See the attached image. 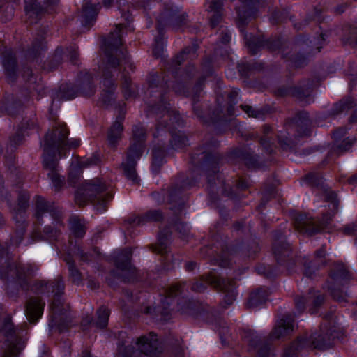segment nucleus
Returning a JSON list of instances; mask_svg holds the SVG:
<instances>
[{
	"label": "nucleus",
	"mask_w": 357,
	"mask_h": 357,
	"mask_svg": "<svg viewBox=\"0 0 357 357\" xmlns=\"http://www.w3.org/2000/svg\"><path fill=\"white\" fill-rule=\"evenodd\" d=\"M68 130L63 123H56L54 130L48 132L45 138L44 149L49 152L52 149H61L63 139L68 136Z\"/></svg>",
	"instance_id": "obj_1"
},
{
	"label": "nucleus",
	"mask_w": 357,
	"mask_h": 357,
	"mask_svg": "<svg viewBox=\"0 0 357 357\" xmlns=\"http://www.w3.org/2000/svg\"><path fill=\"white\" fill-rule=\"evenodd\" d=\"M142 153L141 145H133L128 152L126 160L122 163L126 177L133 183L139 182L138 176L135 169V165Z\"/></svg>",
	"instance_id": "obj_2"
},
{
	"label": "nucleus",
	"mask_w": 357,
	"mask_h": 357,
	"mask_svg": "<svg viewBox=\"0 0 357 357\" xmlns=\"http://www.w3.org/2000/svg\"><path fill=\"white\" fill-rule=\"evenodd\" d=\"M206 282L215 287H218L227 292L225 299H228L230 305L236 298L235 284L229 281L221 280L215 274L211 275L206 278Z\"/></svg>",
	"instance_id": "obj_3"
},
{
	"label": "nucleus",
	"mask_w": 357,
	"mask_h": 357,
	"mask_svg": "<svg viewBox=\"0 0 357 357\" xmlns=\"http://www.w3.org/2000/svg\"><path fill=\"white\" fill-rule=\"evenodd\" d=\"M158 345L156 335L153 333L141 337L137 342L138 349L146 354H151L152 352L156 351Z\"/></svg>",
	"instance_id": "obj_4"
},
{
	"label": "nucleus",
	"mask_w": 357,
	"mask_h": 357,
	"mask_svg": "<svg viewBox=\"0 0 357 357\" xmlns=\"http://www.w3.org/2000/svg\"><path fill=\"white\" fill-rule=\"evenodd\" d=\"M44 303L39 299H33L28 303L26 313L30 322L40 319L43 313Z\"/></svg>",
	"instance_id": "obj_5"
},
{
	"label": "nucleus",
	"mask_w": 357,
	"mask_h": 357,
	"mask_svg": "<svg viewBox=\"0 0 357 357\" xmlns=\"http://www.w3.org/2000/svg\"><path fill=\"white\" fill-rule=\"evenodd\" d=\"M293 322L289 319L281 320L271 333L273 338H280L293 331Z\"/></svg>",
	"instance_id": "obj_6"
},
{
	"label": "nucleus",
	"mask_w": 357,
	"mask_h": 357,
	"mask_svg": "<svg viewBox=\"0 0 357 357\" xmlns=\"http://www.w3.org/2000/svg\"><path fill=\"white\" fill-rule=\"evenodd\" d=\"M126 27L124 25L119 24L116 26L108 39L107 43L109 46L117 47L121 44V36L124 33V29Z\"/></svg>",
	"instance_id": "obj_7"
},
{
	"label": "nucleus",
	"mask_w": 357,
	"mask_h": 357,
	"mask_svg": "<svg viewBox=\"0 0 357 357\" xmlns=\"http://www.w3.org/2000/svg\"><path fill=\"white\" fill-rule=\"evenodd\" d=\"M122 130V119L120 118L115 121L109 131L108 140L111 144H114L121 137Z\"/></svg>",
	"instance_id": "obj_8"
},
{
	"label": "nucleus",
	"mask_w": 357,
	"mask_h": 357,
	"mask_svg": "<svg viewBox=\"0 0 357 357\" xmlns=\"http://www.w3.org/2000/svg\"><path fill=\"white\" fill-rule=\"evenodd\" d=\"M41 11L40 7L36 3V0L25 1V12L26 15L29 17L38 15Z\"/></svg>",
	"instance_id": "obj_9"
},
{
	"label": "nucleus",
	"mask_w": 357,
	"mask_h": 357,
	"mask_svg": "<svg viewBox=\"0 0 357 357\" xmlns=\"http://www.w3.org/2000/svg\"><path fill=\"white\" fill-rule=\"evenodd\" d=\"M97 314H98V321L96 322L97 326H98L100 328L105 327L107 324L109 314V312L108 309L105 307H101L98 310Z\"/></svg>",
	"instance_id": "obj_10"
},
{
	"label": "nucleus",
	"mask_w": 357,
	"mask_h": 357,
	"mask_svg": "<svg viewBox=\"0 0 357 357\" xmlns=\"http://www.w3.org/2000/svg\"><path fill=\"white\" fill-rule=\"evenodd\" d=\"M70 228L76 236H82L84 234V227L81 220L77 218H73L70 220Z\"/></svg>",
	"instance_id": "obj_11"
},
{
	"label": "nucleus",
	"mask_w": 357,
	"mask_h": 357,
	"mask_svg": "<svg viewBox=\"0 0 357 357\" xmlns=\"http://www.w3.org/2000/svg\"><path fill=\"white\" fill-rule=\"evenodd\" d=\"M209 4V11L213 12L215 13V17L219 19L220 15H219V10L222 8V0H211L208 2Z\"/></svg>",
	"instance_id": "obj_12"
},
{
	"label": "nucleus",
	"mask_w": 357,
	"mask_h": 357,
	"mask_svg": "<svg viewBox=\"0 0 357 357\" xmlns=\"http://www.w3.org/2000/svg\"><path fill=\"white\" fill-rule=\"evenodd\" d=\"M131 255V250L130 249L126 250L123 252H122L120 255L119 256V258L120 259L124 260L126 264H119L117 266L122 269L126 268L129 265V260H130V256Z\"/></svg>",
	"instance_id": "obj_13"
},
{
	"label": "nucleus",
	"mask_w": 357,
	"mask_h": 357,
	"mask_svg": "<svg viewBox=\"0 0 357 357\" xmlns=\"http://www.w3.org/2000/svg\"><path fill=\"white\" fill-rule=\"evenodd\" d=\"M105 189V185L100 184H96L91 182L88 183L85 186V190L89 192H100L103 191Z\"/></svg>",
	"instance_id": "obj_14"
},
{
	"label": "nucleus",
	"mask_w": 357,
	"mask_h": 357,
	"mask_svg": "<svg viewBox=\"0 0 357 357\" xmlns=\"http://www.w3.org/2000/svg\"><path fill=\"white\" fill-rule=\"evenodd\" d=\"M20 350L15 344L12 343L8 347L6 357H13L20 352Z\"/></svg>",
	"instance_id": "obj_15"
},
{
	"label": "nucleus",
	"mask_w": 357,
	"mask_h": 357,
	"mask_svg": "<svg viewBox=\"0 0 357 357\" xmlns=\"http://www.w3.org/2000/svg\"><path fill=\"white\" fill-rule=\"evenodd\" d=\"M69 271H70V276L72 277L73 281L75 282H78L80 280V275H79L78 271L75 268L73 267L72 266H70Z\"/></svg>",
	"instance_id": "obj_16"
},
{
	"label": "nucleus",
	"mask_w": 357,
	"mask_h": 357,
	"mask_svg": "<svg viewBox=\"0 0 357 357\" xmlns=\"http://www.w3.org/2000/svg\"><path fill=\"white\" fill-rule=\"evenodd\" d=\"M48 176L50 177L54 186L56 188L59 187L61 183V179L56 174H54L53 172L51 174H48Z\"/></svg>",
	"instance_id": "obj_17"
},
{
	"label": "nucleus",
	"mask_w": 357,
	"mask_h": 357,
	"mask_svg": "<svg viewBox=\"0 0 357 357\" xmlns=\"http://www.w3.org/2000/svg\"><path fill=\"white\" fill-rule=\"evenodd\" d=\"M43 164L44 165L49 169H54L55 167V162L52 163L49 162V156L45 155L43 158Z\"/></svg>",
	"instance_id": "obj_18"
},
{
	"label": "nucleus",
	"mask_w": 357,
	"mask_h": 357,
	"mask_svg": "<svg viewBox=\"0 0 357 357\" xmlns=\"http://www.w3.org/2000/svg\"><path fill=\"white\" fill-rule=\"evenodd\" d=\"M242 109L248 114L250 116H255V112L253 109L249 105H242Z\"/></svg>",
	"instance_id": "obj_19"
},
{
	"label": "nucleus",
	"mask_w": 357,
	"mask_h": 357,
	"mask_svg": "<svg viewBox=\"0 0 357 357\" xmlns=\"http://www.w3.org/2000/svg\"><path fill=\"white\" fill-rule=\"evenodd\" d=\"M80 142L81 141L79 139H70L69 140V145L71 147H77L79 146Z\"/></svg>",
	"instance_id": "obj_20"
},
{
	"label": "nucleus",
	"mask_w": 357,
	"mask_h": 357,
	"mask_svg": "<svg viewBox=\"0 0 357 357\" xmlns=\"http://www.w3.org/2000/svg\"><path fill=\"white\" fill-rule=\"evenodd\" d=\"M160 213L158 212H153L151 214L149 218L153 220H158L160 218Z\"/></svg>",
	"instance_id": "obj_21"
},
{
	"label": "nucleus",
	"mask_w": 357,
	"mask_h": 357,
	"mask_svg": "<svg viewBox=\"0 0 357 357\" xmlns=\"http://www.w3.org/2000/svg\"><path fill=\"white\" fill-rule=\"evenodd\" d=\"M98 159L97 158H91L90 160H87L85 162H84V165L85 166H89V165H91L92 164H95L96 163Z\"/></svg>",
	"instance_id": "obj_22"
},
{
	"label": "nucleus",
	"mask_w": 357,
	"mask_h": 357,
	"mask_svg": "<svg viewBox=\"0 0 357 357\" xmlns=\"http://www.w3.org/2000/svg\"><path fill=\"white\" fill-rule=\"evenodd\" d=\"M192 289L195 290V291H201L202 289H203V286L202 284H199V283H197V284H193L192 286Z\"/></svg>",
	"instance_id": "obj_23"
},
{
	"label": "nucleus",
	"mask_w": 357,
	"mask_h": 357,
	"mask_svg": "<svg viewBox=\"0 0 357 357\" xmlns=\"http://www.w3.org/2000/svg\"><path fill=\"white\" fill-rule=\"evenodd\" d=\"M78 164L76 163V164H72L71 166H70V175L71 176V174H73V171H76L77 169H78Z\"/></svg>",
	"instance_id": "obj_24"
},
{
	"label": "nucleus",
	"mask_w": 357,
	"mask_h": 357,
	"mask_svg": "<svg viewBox=\"0 0 357 357\" xmlns=\"http://www.w3.org/2000/svg\"><path fill=\"white\" fill-rule=\"evenodd\" d=\"M11 327V324L10 322H7L5 325V328H2V331H6V328L9 329Z\"/></svg>",
	"instance_id": "obj_25"
},
{
	"label": "nucleus",
	"mask_w": 357,
	"mask_h": 357,
	"mask_svg": "<svg viewBox=\"0 0 357 357\" xmlns=\"http://www.w3.org/2000/svg\"><path fill=\"white\" fill-rule=\"evenodd\" d=\"M3 65L6 68H8L9 66V62L7 61L6 59H3Z\"/></svg>",
	"instance_id": "obj_26"
},
{
	"label": "nucleus",
	"mask_w": 357,
	"mask_h": 357,
	"mask_svg": "<svg viewBox=\"0 0 357 357\" xmlns=\"http://www.w3.org/2000/svg\"><path fill=\"white\" fill-rule=\"evenodd\" d=\"M238 92H239L238 90H235V91H233V93L235 94L237 96L238 94Z\"/></svg>",
	"instance_id": "obj_27"
},
{
	"label": "nucleus",
	"mask_w": 357,
	"mask_h": 357,
	"mask_svg": "<svg viewBox=\"0 0 357 357\" xmlns=\"http://www.w3.org/2000/svg\"><path fill=\"white\" fill-rule=\"evenodd\" d=\"M116 357H123V356L121 354H118Z\"/></svg>",
	"instance_id": "obj_28"
},
{
	"label": "nucleus",
	"mask_w": 357,
	"mask_h": 357,
	"mask_svg": "<svg viewBox=\"0 0 357 357\" xmlns=\"http://www.w3.org/2000/svg\"><path fill=\"white\" fill-rule=\"evenodd\" d=\"M211 24H212V26H215L216 24V22L211 21Z\"/></svg>",
	"instance_id": "obj_29"
},
{
	"label": "nucleus",
	"mask_w": 357,
	"mask_h": 357,
	"mask_svg": "<svg viewBox=\"0 0 357 357\" xmlns=\"http://www.w3.org/2000/svg\"><path fill=\"white\" fill-rule=\"evenodd\" d=\"M15 64V61L12 59L11 60V65L13 66Z\"/></svg>",
	"instance_id": "obj_30"
},
{
	"label": "nucleus",
	"mask_w": 357,
	"mask_h": 357,
	"mask_svg": "<svg viewBox=\"0 0 357 357\" xmlns=\"http://www.w3.org/2000/svg\"><path fill=\"white\" fill-rule=\"evenodd\" d=\"M177 289H178V287H177V286H174V287H173L174 291V290H177Z\"/></svg>",
	"instance_id": "obj_31"
},
{
	"label": "nucleus",
	"mask_w": 357,
	"mask_h": 357,
	"mask_svg": "<svg viewBox=\"0 0 357 357\" xmlns=\"http://www.w3.org/2000/svg\"><path fill=\"white\" fill-rule=\"evenodd\" d=\"M153 52L154 54H155V55L157 54V53H156V52H155V49H153Z\"/></svg>",
	"instance_id": "obj_32"
}]
</instances>
